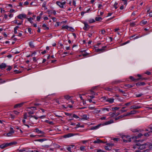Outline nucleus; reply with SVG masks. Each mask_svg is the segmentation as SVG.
I'll use <instances>...</instances> for the list:
<instances>
[{"instance_id":"27","label":"nucleus","mask_w":152,"mask_h":152,"mask_svg":"<svg viewBox=\"0 0 152 152\" xmlns=\"http://www.w3.org/2000/svg\"><path fill=\"white\" fill-rule=\"evenodd\" d=\"M134 86V84L133 85H131L130 84H127L125 85V86L127 87L128 88H131Z\"/></svg>"},{"instance_id":"53","label":"nucleus","mask_w":152,"mask_h":152,"mask_svg":"<svg viewBox=\"0 0 152 152\" xmlns=\"http://www.w3.org/2000/svg\"><path fill=\"white\" fill-rule=\"evenodd\" d=\"M102 111H104L105 110H106L107 111H109V109L108 108H103L102 109Z\"/></svg>"},{"instance_id":"19","label":"nucleus","mask_w":152,"mask_h":152,"mask_svg":"<svg viewBox=\"0 0 152 152\" xmlns=\"http://www.w3.org/2000/svg\"><path fill=\"white\" fill-rule=\"evenodd\" d=\"M94 143H103V142L101 140L99 139H97L96 140H95L94 142Z\"/></svg>"},{"instance_id":"54","label":"nucleus","mask_w":152,"mask_h":152,"mask_svg":"<svg viewBox=\"0 0 152 152\" xmlns=\"http://www.w3.org/2000/svg\"><path fill=\"white\" fill-rule=\"evenodd\" d=\"M41 17L40 16H38L37 17V20L38 21H39L40 20Z\"/></svg>"},{"instance_id":"42","label":"nucleus","mask_w":152,"mask_h":152,"mask_svg":"<svg viewBox=\"0 0 152 152\" xmlns=\"http://www.w3.org/2000/svg\"><path fill=\"white\" fill-rule=\"evenodd\" d=\"M13 133L11 132V131H10L7 134V135L8 137H9L11 136L12 134Z\"/></svg>"},{"instance_id":"56","label":"nucleus","mask_w":152,"mask_h":152,"mask_svg":"<svg viewBox=\"0 0 152 152\" xmlns=\"http://www.w3.org/2000/svg\"><path fill=\"white\" fill-rule=\"evenodd\" d=\"M90 94H92L93 95H94V94H95V93L94 91H93L92 90H91L90 91Z\"/></svg>"},{"instance_id":"25","label":"nucleus","mask_w":152,"mask_h":152,"mask_svg":"<svg viewBox=\"0 0 152 152\" xmlns=\"http://www.w3.org/2000/svg\"><path fill=\"white\" fill-rule=\"evenodd\" d=\"M129 78L130 79L133 81L136 82L138 81V79H135L134 77L132 76H130Z\"/></svg>"},{"instance_id":"22","label":"nucleus","mask_w":152,"mask_h":152,"mask_svg":"<svg viewBox=\"0 0 152 152\" xmlns=\"http://www.w3.org/2000/svg\"><path fill=\"white\" fill-rule=\"evenodd\" d=\"M34 20V19L31 17L27 18L28 21L31 24H32L33 23V20Z\"/></svg>"},{"instance_id":"40","label":"nucleus","mask_w":152,"mask_h":152,"mask_svg":"<svg viewBox=\"0 0 152 152\" xmlns=\"http://www.w3.org/2000/svg\"><path fill=\"white\" fill-rule=\"evenodd\" d=\"M119 109V108L117 107H113L112 108V110L114 111L115 110H118Z\"/></svg>"},{"instance_id":"43","label":"nucleus","mask_w":152,"mask_h":152,"mask_svg":"<svg viewBox=\"0 0 152 152\" xmlns=\"http://www.w3.org/2000/svg\"><path fill=\"white\" fill-rule=\"evenodd\" d=\"M85 147L84 146H82L80 147V150L81 151H84L85 149Z\"/></svg>"},{"instance_id":"38","label":"nucleus","mask_w":152,"mask_h":152,"mask_svg":"<svg viewBox=\"0 0 152 152\" xmlns=\"http://www.w3.org/2000/svg\"><path fill=\"white\" fill-rule=\"evenodd\" d=\"M136 25V24L135 23H130V26L131 27H134V26Z\"/></svg>"},{"instance_id":"36","label":"nucleus","mask_w":152,"mask_h":152,"mask_svg":"<svg viewBox=\"0 0 152 152\" xmlns=\"http://www.w3.org/2000/svg\"><path fill=\"white\" fill-rule=\"evenodd\" d=\"M112 88L113 89V90L114 91H117L119 89V88L118 86H114Z\"/></svg>"},{"instance_id":"32","label":"nucleus","mask_w":152,"mask_h":152,"mask_svg":"<svg viewBox=\"0 0 152 152\" xmlns=\"http://www.w3.org/2000/svg\"><path fill=\"white\" fill-rule=\"evenodd\" d=\"M62 28H73L72 27H69V26L67 25H66L65 26H63Z\"/></svg>"},{"instance_id":"12","label":"nucleus","mask_w":152,"mask_h":152,"mask_svg":"<svg viewBox=\"0 0 152 152\" xmlns=\"http://www.w3.org/2000/svg\"><path fill=\"white\" fill-rule=\"evenodd\" d=\"M142 135H143L142 134L140 133L137 136H134L132 137V139L133 140L134 139H137V138H140Z\"/></svg>"},{"instance_id":"16","label":"nucleus","mask_w":152,"mask_h":152,"mask_svg":"<svg viewBox=\"0 0 152 152\" xmlns=\"http://www.w3.org/2000/svg\"><path fill=\"white\" fill-rule=\"evenodd\" d=\"M6 64L4 63H2L1 64H0V69H3L5 68L6 67Z\"/></svg>"},{"instance_id":"30","label":"nucleus","mask_w":152,"mask_h":152,"mask_svg":"<svg viewBox=\"0 0 152 152\" xmlns=\"http://www.w3.org/2000/svg\"><path fill=\"white\" fill-rule=\"evenodd\" d=\"M64 97L65 99L67 100H68L71 97V96L69 95H65L64 96Z\"/></svg>"},{"instance_id":"62","label":"nucleus","mask_w":152,"mask_h":152,"mask_svg":"<svg viewBox=\"0 0 152 152\" xmlns=\"http://www.w3.org/2000/svg\"><path fill=\"white\" fill-rule=\"evenodd\" d=\"M113 140L115 141H118L119 140V139L118 138H113Z\"/></svg>"},{"instance_id":"10","label":"nucleus","mask_w":152,"mask_h":152,"mask_svg":"<svg viewBox=\"0 0 152 152\" xmlns=\"http://www.w3.org/2000/svg\"><path fill=\"white\" fill-rule=\"evenodd\" d=\"M122 82V81L121 80H115L113 81L111 84L112 85H114L115 84L120 83Z\"/></svg>"},{"instance_id":"13","label":"nucleus","mask_w":152,"mask_h":152,"mask_svg":"<svg viewBox=\"0 0 152 152\" xmlns=\"http://www.w3.org/2000/svg\"><path fill=\"white\" fill-rule=\"evenodd\" d=\"M141 108V107L136 106V105H132L130 107V109H139L140 108Z\"/></svg>"},{"instance_id":"8","label":"nucleus","mask_w":152,"mask_h":152,"mask_svg":"<svg viewBox=\"0 0 152 152\" xmlns=\"http://www.w3.org/2000/svg\"><path fill=\"white\" fill-rule=\"evenodd\" d=\"M74 135V134L73 133H69L64 135L63 137L65 138H69L73 136Z\"/></svg>"},{"instance_id":"58","label":"nucleus","mask_w":152,"mask_h":152,"mask_svg":"<svg viewBox=\"0 0 152 152\" xmlns=\"http://www.w3.org/2000/svg\"><path fill=\"white\" fill-rule=\"evenodd\" d=\"M10 118L12 119L13 120L15 119V116L12 114H11L10 115Z\"/></svg>"},{"instance_id":"60","label":"nucleus","mask_w":152,"mask_h":152,"mask_svg":"<svg viewBox=\"0 0 152 152\" xmlns=\"http://www.w3.org/2000/svg\"><path fill=\"white\" fill-rule=\"evenodd\" d=\"M23 22V20H21L20 22H18V23H17V24L18 25H21Z\"/></svg>"},{"instance_id":"49","label":"nucleus","mask_w":152,"mask_h":152,"mask_svg":"<svg viewBox=\"0 0 152 152\" xmlns=\"http://www.w3.org/2000/svg\"><path fill=\"white\" fill-rule=\"evenodd\" d=\"M118 91H119L120 92H121V93H122V94H126L125 92L124 91H123V90L122 89H119Z\"/></svg>"},{"instance_id":"63","label":"nucleus","mask_w":152,"mask_h":152,"mask_svg":"<svg viewBox=\"0 0 152 152\" xmlns=\"http://www.w3.org/2000/svg\"><path fill=\"white\" fill-rule=\"evenodd\" d=\"M18 20H17L16 19H15V20L13 21V22L14 23L17 24L18 23Z\"/></svg>"},{"instance_id":"26","label":"nucleus","mask_w":152,"mask_h":152,"mask_svg":"<svg viewBox=\"0 0 152 152\" xmlns=\"http://www.w3.org/2000/svg\"><path fill=\"white\" fill-rule=\"evenodd\" d=\"M62 107H63V108H67V107H69V108H71L72 107V105H68L67 106H66V107L64 105H62Z\"/></svg>"},{"instance_id":"11","label":"nucleus","mask_w":152,"mask_h":152,"mask_svg":"<svg viewBox=\"0 0 152 152\" xmlns=\"http://www.w3.org/2000/svg\"><path fill=\"white\" fill-rule=\"evenodd\" d=\"M24 102H23L19 104H16L14 106V108H19L21 107L24 104Z\"/></svg>"},{"instance_id":"52","label":"nucleus","mask_w":152,"mask_h":152,"mask_svg":"<svg viewBox=\"0 0 152 152\" xmlns=\"http://www.w3.org/2000/svg\"><path fill=\"white\" fill-rule=\"evenodd\" d=\"M13 112L15 114L17 115H18L20 113V112L15 110Z\"/></svg>"},{"instance_id":"9","label":"nucleus","mask_w":152,"mask_h":152,"mask_svg":"<svg viewBox=\"0 0 152 152\" xmlns=\"http://www.w3.org/2000/svg\"><path fill=\"white\" fill-rule=\"evenodd\" d=\"M136 111L135 110L131 111L130 112H128L126 114H125V116H127L130 115L134 114L136 113Z\"/></svg>"},{"instance_id":"29","label":"nucleus","mask_w":152,"mask_h":152,"mask_svg":"<svg viewBox=\"0 0 152 152\" xmlns=\"http://www.w3.org/2000/svg\"><path fill=\"white\" fill-rule=\"evenodd\" d=\"M105 148L106 150L109 151L111 149V147L109 146H106L105 147Z\"/></svg>"},{"instance_id":"61","label":"nucleus","mask_w":152,"mask_h":152,"mask_svg":"<svg viewBox=\"0 0 152 152\" xmlns=\"http://www.w3.org/2000/svg\"><path fill=\"white\" fill-rule=\"evenodd\" d=\"M123 1H124V4L126 5L127 4V0H122Z\"/></svg>"},{"instance_id":"37","label":"nucleus","mask_w":152,"mask_h":152,"mask_svg":"<svg viewBox=\"0 0 152 152\" xmlns=\"http://www.w3.org/2000/svg\"><path fill=\"white\" fill-rule=\"evenodd\" d=\"M29 46L31 48L34 47V46L33 45V43L32 42H30L29 43Z\"/></svg>"},{"instance_id":"41","label":"nucleus","mask_w":152,"mask_h":152,"mask_svg":"<svg viewBox=\"0 0 152 152\" xmlns=\"http://www.w3.org/2000/svg\"><path fill=\"white\" fill-rule=\"evenodd\" d=\"M40 131V130H39L38 128H37L34 130V132L39 134V132Z\"/></svg>"},{"instance_id":"51","label":"nucleus","mask_w":152,"mask_h":152,"mask_svg":"<svg viewBox=\"0 0 152 152\" xmlns=\"http://www.w3.org/2000/svg\"><path fill=\"white\" fill-rule=\"evenodd\" d=\"M12 69V67L11 66H8V68L7 69V71H10Z\"/></svg>"},{"instance_id":"24","label":"nucleus","mask_w":152,"mask_h":152,"mask_svg":"<svg viewBox=\"0 0 152 152\" xmlns=\"http://www.w3.org/2000/svg\"><path fill=\"white\" fill-rule=\"evenodd\" d=\"M102 18L99 17H96L95 18V20L97 21H100L102 20Z\"/></svg>"},{"instance_id":"14","label":"nucleus","mask_w":152,"mask_h":152,"mask_svg":"<svg viewBox=\"0 0 152 152\" xmlns=\"http://www.w3.org/2000/svg\"><path fill=\"white\" fill-rule=\"evenodd\" d=\"M114 99L112 98H108L106 100V101L110 103H112L114 102Z\"/></svg>"},{"instance_id":"23","label":"nucleus","mask_w":152,"mask_h":152,"mask_svg":"<svg viewBox=\"0 0 152 152\" xmlns=\"http://www.w3.org/2000/svg\"><path fill=\"white\" fill-rule=\"evenodd\" d=\"M147 23V21L145 19L142 20L140 22V24H141L145 25Z\"/></svg>"},{"instance_id":"21","label":"nucleus","mask_w":152,"mask_h":152,"mask_svg":"<svg viewBox=\"0 0 152 152\" xmlns=\"http://www.w3.org/2000/svg\"><path fill=\"white\" fill-rule=\"evenodd\" d=\"M126 116H125V115H121L119 116H118V117H117V118H115V120H117L119 119H121V118H123L124 117H126Z\"/></svg>"},{"instance_id":"33","label":"nucleus","mask_w":152,"mask_h":152,"mask_svg":"<svg viewBox=\"0 0 152 152\" xmlns=\"http://www.w3.org/2000/svg\"><path fill=\"white\" fill-rule=\"evenodd\" d=\"M88 22L90 23H92L95 22V20L93 19H90L88 20Z\"/></svg>"},{"instance_id":"39","label":"nucleus","mask_w":152,"mask_h":152,"mask_svg":"<svg viewBox=\"0 0 152 152\" xmlns=\"http://www.w3.org/2000/svg\"><path fill=\"white\" fill-rule=\"evenodd\" d=\"M106 145H107V146H113L114 145V144L111 143V142H107Z\"/></svg>"},{"instance_id":"44","label":"nucleus","mask_w":152,"mask_h":152,"mask_svg":"<svg viewBox=\"0 0 152 152\" xmlns=\"http://www.w3.org/2000/svg\"><path fill=\"white\" fill-rule=\"evenodd\" d=\"M111 113H110V115L111 117H114L115 116V113H111Z\"/></svg>"},{"instance_id":"4","label":"nucleus","mask_w":152,"mask_h":152,"mask_svg":"<svg viewBox=\"0 0 152 152\" xmlns=\"http://www.w3.org/2000/svg\"><path fill=\"white\" fill-rule=\"evenodd\" d=\"M62 2H61L59 1H57L56 4L58 5L61 8L64 9V6L66 3L65 0H62Z\"/></svg>"},{"instance_id":"15","label":"nucleus","mask_w":152,"mask_h":152,"mask_svg":"<svg viewBox=\"0 0 152 152\" xmlns=\"http://www.w3.org/2000/svg\"><path fill=\"white\" fill-rule=\"evenodd\" d=\"M145 84V83L144 82H138L136 83V86H143Z\"/></svg>"},{"instance_id":"64","label":"nucleus","mask_w":152,"mask_h":152,"mask_svg":"<svg viewBox=\"0 0 152 152\" xmlns=\"http://www.w3.org/2000/svg\"><path fill=\"white\" fill-rule=\"evenodd\" d=\"M60 23L59 22H57L56 24L55 25V26L57 27L58 26H59L60 25Z\"/></svg>"},{"instance_id":"47","label":"nucleus","mask_w":152,"mask_h":152,"mask_svg":"<svg viewBox=\"0 0 152 152\" xmlns=\"http://www.w3.org/2000/svg\"><path fill=\"white\" fill-rule=\"evenodd\" d=\"M150 132H150L148 133H145L144 134V135L145 136L148 137L150 136L149 134L150 133Z\"/></svg>"},{"instance_id":"59","label":"nucleus","mask_w":152,"mask_h":152,"mask_svg":"<svg viewBox=\"0 0 152 152\" xmlns=\"http://www.w3.org/2000/svg\"><path fill=\"white\" fill-rule=\"evenodd\" d=\"M66 149L69 151H70V152H71L72 151H71V147H68L66 148Z\"/></svg>"},{"instance_id":"48","label":"nucleus","mask_w":152,"mask_h":152,"mask_svg":"<svg viewBox=\"0 0 152 152\" xmlns=\"http://www.w3.org/2000/svg\"><path fill=\"white\" fill-rule=\"evenodd\" d=\"M34 113V112L33 111H29L28 112V114L29 115L33 114Z\"/></svg>"},{"instance_id":"2","label":"nucleus","mask_w":152,"mask_h":152,"mask_svg":"<svg viewBox=\"0 0 152 152\" xmlns=\"http://www.w3.org/2000/svg\"><path fill=\"white\" fill-rule=\"evenodd\" d=\"M17 143L16 142H12L10 143H4L0 145V148L1 149H4L7 147L15 145Z\"/></svg>"},{"instance_id":"57","label":"nucleus","mask_w":152,"mask_h":152,"mask_svg":"<svg viewBox=\"0 0 152 152\" xmlns=\"http://www.w3.org/2000/svg\"><path fill=\"white\" fill-rule=\"evenodd\" d=\"M131 102H128V103H127L124 104V105L126 106H127L129 105V104H131Z\"/></svg>"},{"instance_id":"3","label":"nucleus","mask_w":152,"mask_h":152,"mask_svg":"<svg viewBox=\"0 0 152 152\" xmlns=\"http://www.w3.org/2000/svg\"><path fill=\"white\" fill-rule=\"evenodd\" d=\"M132 137L128 135H123L122 137L123 141L124 142H130L131 141Z\"/></svg>"},{"instance_id":"50","label":"nucleus","mask_w":152,"mask_h":152,"mask_svg":"<svg viewBox=\"0 0 152 152\" xmlns=\"http://www.w3.org/2000/svg\"><path fill=\"white\" fill-rule=\"evenodd\" d=\"M143 95V94H136V97H140L142 96Z\"/></svg>"},{"instance_id":"28","label":"nucleus","mask_w":152,"mask_h":152,"mask_svg":"<svg viewBox=\"0 0 152 152\" xmlns=\"http://www.w3.org/2000/svg\"><path fill=\"white\" fill-rule=\"evenodd\" d=\"M47 139L45 138H43V139H40L37 140L36 141H39L40 142H42L43 141H45Z\"/></svg>"},{"instance_id":"46","label":"nucleus","mask_w":152,"mask_h":152,"mask_svg":"<svg viewBox=\"0 0 152 152\" xmlns=\"http://www.w3.org/2000/svg\"><path fill=\"white\" fill-rule=\"evenodd\" d=\"M118 4V3L117 2H115L114 4V6L115 9L118 8V7L117 6Z\"/></svg>"},{"instance_id":"20","label":"nucleus","mask_w":152,"mask_h":152,"mask_svg":"<svg viewBox=\"0 0 152 152\" xmlns=\"http://www.w3.org/2000/svg\"><path fill=\"white\" fill-rule=\"evenodd\" d=\"M83 118L84 119L88 120V119H89V116L88 115H83Z\"/></svg>"},{"instance_id":"17","label":"nucleus","mask_w":152,"mask_h":152,"mask_svg":"<svg viewBox=\"0 0 152 152\" xmlns=\"http://www.w3.org/2000/svg\"><path fill=\"white\" fill-rule=\"evenodd\" d=\"M102 125L101 124H100L95 126H93L91 128V130H95L98 128Z\"/></svg>"},{"instance_id":"18","label":"nucleus","mask_w":152,"mask_h":152,"mask_svg":"<svg viewBox=\"0 0 152 152\" xmlns=\"http://www.w3.org/2000/svg\"><path fill=\"white\" fill-rule=\"evenodd\" d=\"M143 130H141L140 129H133L132 130V131L133 132H141Z\"/></svg>"},{"instance_id":"55","label":"nucleus","mask_w":152,"mask_h":152,"mask_svg":"<svg viewBox=\"0 0 152 152\" xmlns=\"http://www.w3.org/2000/svg\"><path fill=\"white\" fill-rule=\"evenodd\" d=\"M98 8L102 9L103 6L101 4H99L98 6Z\"/></svg>"},{"instance_id":"45","label":"nucleus","mask_w":152,"mask_h":152,"mask_svg":"<svg viewBox=\"0 0 152 152\" xmlns=\"http://www.w3.org/2000/svg\"><path fill=\"white\" fill-rule=\"evenodd\" d=\"M138 79V80H145L146 79V78L144 77H140L137 79Z\"/></svg>"},{"instance_id":"31","label":"nucleus","mask_w":152,"mask_h":152,"mask_svg":"<svg viewBox=\"0 0 152 152\" xmlns=\"http://www.w3.org/2000/svg\"><path fill=\"white\" fill-rule=\"evenodd\" d=\"M65 114L66 115L69 116L70 118H72V114L69 113H65Z\"/></svg>"},{"instance_id":"34","label":"nucleus","mask_w":152,"mask_h":152,"mask_svg":"<svg viewBox=\"0 0 152 152\" xmlns=\"http://www.w3.org/2000/svg\"><path fill=\"white\" fill-rule=\"evenodd\" d=\"M105 89L107 91H113V89L112 88H110L109 87H107L105 88Z\"/></svg>"},{"instance_id":"35","label":"nucleus","mask_w":152,"mask_h":152,"mask_svg":"<svg viewBox=\"0 0 152 152\" xmlns=\"http://www.w3.org/2000/svg\"><path fill=\"white\" fill-rule=\"evenodd\" d=\"M72 118H74L76 119H77L79 117L75 114H72Z\"/></svg>"},{"instance_id":"5","label":"nucleus","mask_w":152,"mask_h":152,"mask_svg":"<svg viewBox=\"0 0 152 152\" xmlns=\"http://www.w3.org/2000/svg\"><path fill=\"white\" fill-rule=\"evenodd\" d=\"M26 18V15L25 14H20L15 18V19H17V18L23 21V19Z\"/></svg>"},{"instance_id":"1","label":"nucleus","mask_w":152,"mask_h":152,"mask_svg":"<svg viewBox=\"0 0 152 152\" xmlns=\"http://www.w3.org/2000/svg\"><path fill=\"white\" fill-rule=\"evenodd\" d=\"M147 145L148 144L146 143L142 144L138 143L136 144L133 148H137L140 150H142L145 148Z\"/></svg>"},{"instance_id":"6","label":"nucleus","mask_w":152,"mask_h":152,"mask_svg":"<svg viewBox=\"0 0 152 152\" xmlns=\"http://www.w3.org/2000/svg\"><path fill=\"white\" fill-rule=\"evenodd\" d=\"M106 47V46H104L103 47L101 48L96 49L95 50L96 52H99V53L103 52L105 51L104 48Z\"/></svg>"},{"instance_id":"7","label":"nucleus","mask_w":152,"mask_h":152,"mask_svg":"<svg viewBox=\"0 0 152 152\" xmlns=\"http://www.w3.org/2000/svg\"><path fill=\"white\" fill-rule=\"evenodd\" d=\"M114 122V121L113 120H110L109 121L106 122L102 124L101 125L102 126L106 125L108 124H111L113 123Z\"/></svg>"}]
</instances>
